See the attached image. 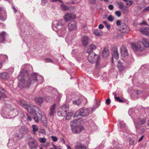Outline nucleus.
I'll return each mask as SVG.
<instances>
[{
	"mask_svg": "<svg viewBox=\"0 0 149 149\" xmlns=\"http://www.w3.org/2000/svg\"><path fill=\"white\" fill-rule=\"evenodd\" d=\"M29 74V72L25 70H21L17 78L19 81L18 83V87L21 89L24 88H28L32 83L36 82L38 80L41 83L44 80L42 76L39 75L38 73L35 72L32 74L29 79L27 80L26 78Z\"/></svg>",
	"mask_w": 149,
	"mask_h": 149,
	"instance_id": "1",
	"label": "nucleus"
},
{
	"mask_svg": "<svg viewBox=\"0 0 149 149\" xmlns=\"http://www.w3.org/2000/svg\"><path fill=\"white\" fill-rule=\"evenodd\" d=\"M96 46L94 44H91L88 48L86 52L89 54L88 59L91 63H93L96 62V65L97 67L99 63V57L93 52V51L96 48Z\"/></svg>",
	"mask_w": 149,
	"mask_h": 149,
	"instance_id": "2",
	"label": "nucleus"
},
{
	"mask_svg": "<svg viewBox=\"0 0 149 149\" xmlns=\"http://www.w3.org/2000/svg\"><path fill=\"white\" fill-rule=\"evenodd\" d=\"M63 20L54 21L52 22V28L54 31H58V35L61 37H64L65 33V31L64 28L61 29L62 26L65 25Z\"/></svg>",
	"mask_w": 149,
	"mask_h": 149,
	"instance_id": "3",
	"label": "nucleus"
},
{
	"mask_svg": "<svg viewBox=\"0 0 149 149\" xmlns=\"http://www.w3.org/2000/svg\"><path fill=\"white\" fill-rule=\"evenodd\" d=\"M19 104L21 106L23 107L24 109L27 110L31 113H35L36 112L39 115L42 116V112L40 109L37 106H30L20 101L19 102Z\"/></svg>",
	"mask_w": 149,
	"mask_h": 149,
	"instance_id": "4",
	"label": "nucleus"
},
{
	"mask_svg": "<svg viewBox=\"0 0 149 149\" xmlns=\"http://www.w3.org/2000/svg\"><path fill=\"white\" fill-rule=\"evenodd\" d=\"M136 118H133V120L136 130H139L141 127L142 125L144 124L146 122V118L142 115H136Z\"/></svg>",
	"mask_w": 149,
	"mask_h": 149,
	"instance_id": "5",
	"label": "nucleus"
},
{
	"mask_svg": "<svg viewBox=\"0 0 149 149\" xmlns=\"http://www.w3.org/2000/svg\"><path fill=\"white\" fill-rule=\"evenodd\" d=\"M13 108H12L11 106L9 104L7 105L6 107H4L1 112V116L4 118H11L13 116Z\"/></svg>",
	"mask_w": 149,
	"mask_h": 149,
	"instance_id": "6",
	"label": "nucleus"
},
{
	"mask_svg": "<svg viewBox=\"0 0 149 149\" xmlns=\"http://www.w3.org/2000/svg\"><path fill=\"white\" fill-rule=\"evenodd\" d=\"M81 118H79L77 119V120L75 119L73 121L70 122V126L73 133H79L84 130V128L82 126L76 125L74 123H79L80 122L79 121H81Z\"/></svg>",
	"mask_w": 149,
	"mask_h": 149,
	"instance_id": "7",
	"label": "nucleus"
},
{
	"mask_svg": "<svg viewBox=\"0 0 149 149\" xmlns=\"http://www.w3.org/2000/svg\"><path fill=\"white\" fill-rule=\"evenodd\" d=\"M69 109V106L68 104H65L62 106L58 109L57 112L58 116L62 117L66 116Z\"/></svg>",
	"mask_w": 149,
	"mask_h": 149,
	"instance_id": "8",
	"label": "nucleus"
},
{
	"mask_svg": "<svg viewBox=\"0 0 149 149\" xmlns=\"http://www.w3.org/2000/svg\"><path fill=\"white\" fill-rule=\"evenodd\" d=\"M90 113V111L88 109L82 107L80 108L77 111L74 116V117H77L79 116H85L88 115Z\"/></svg>",
	"mask_w": 149,
	"mask_h": 149,
	"instance_id": "9",
	"label": "nucleus"
},
{
	"mask_svg": "<svg viewBox=\"0 0 149 149\" xmlns=\"http://www.w3.org/2000/svg\"><path fill=\"white\" fill-rule=\"evenodd\" d=\"M141 43V42H138L137 44L134 43L132 44L131 47L134 52L137 53L142 52L144 50V48L140 45Z\"/></svg>",
	"mask_w": 149,
	"mask_h": 149,
	"instance_id": "10",
	"label": "nucleus"
},
{
	"mask_svg": "<svg viewBox=\"0 0 149 149\" xmlns=\"http://www.w3.org/2000/svg\"><path fill=\"white\" fill-rule=\"evenodd\" d=\"M118 125L119 128L118 130L120 132H127L128 130L127 128L123 121L118 120Z\"/></svg>",
	"mask_w": 149,
	"mask_h": 149,
	"instance_id": "11",
	"label": "nucleus"
},
{
	"mask_svg": "<svg viewBox=\"0 0 149 149\" xmlns=\"http://www.w3.org/2000/svg\"><path fill=\"white\" fill-rule=\"evenodd\" d=\"M13 117H15L17 115H18L20 118H24V115L23 112L19 108L17 109H15L13 108Z\"/></svg>",
	"mask_w": 149,
	"mask_h": 149,
	"instance_id": "12",
	"label": "nucleus"
},
{
	"mask_svg": "<svg viewBox=\"0 0 149 149\" xmlns=\"http://www.w3.org/2000/svg\"><path fill=\"white\" fill-rule=\"evenodd\" d=\"M19 132L15 134L14 136V140H19L21 139L23 137L24 134L23 132V130L22 129L19 130Z\"/></svg>",
	"mask_w": 149,
	"mask_h": 149,
	"instance_id": "13",
	"label": "nucleus"
},
{
	"mask_svg": "<svg viewBox=\"0 0 149 149\" xmlns=\"http://www.w3.org/2000/svg\"><path fill=\"white\" fill-rule=\"evenodd\" d=\"M116 67L118 68V71L120 72L123 71L126 68L124 63L120 61H117Z\"/></svg>",
	"mask_w": 149,
	"mask_h": 149,
	"instance_id": "14",
	"label": "nucleus"
},
{
	"mask_svg": "<svg viewBox=\"0 0 149 149\" xmlns=\"http://www.w3.org/2000/svg\"><path fill=\"white\" fill-rule=\"evenodd\" d=\"M119 30L120 32L122 33H127L130 31L129 27L124 23L122 24V26H120Z\"/></svg>",
	"mask_w": 149,
	"mask_h": 149,
	"instance_id": "15",
	"label": "nucleus"
},
{
	"mask_svg": "<svg viewBox=\"0 0 149 149\" xmlns=\"http://www.w3.org/2000/svg\"><path fill=\"white\" fill-rule=\"evenodd\" d=\"M7 17L6 13V11L3 8L0 7V19L4 21Z\"/></svg>",
	"mask_w": 149,
	"mask_h": 149,
	"instance_id": "16",
	"label": "nucleus"
},
{
	"mask_svg": "<svg viewBox=\"0 0 149 149\" xmlns=\"http://www.w3.org/2000/svg\"><path fill=\"white\" fill-rule=\"evenodd\" d=\"M68 26L69 31L76 30L77 28V23L74 21L71 22L68 24Z\"/></svg>",
	"mask_w": 149,
	"mask_h": 149,
	"instance_id": "17",
	"label": "nucleus"
},
{
	"mask_svg": "<svg viewBox=\"0 0 149 149\" xmlns=\"http://www.w3.org/2000/svg\"><path fill=\"white\" fill-rule=\"evenodd\" d=\"M75 18V16L71 13L66 14L64 17V18L66 22H68L72 19Z\"/></svg>",
	"mask_w": 149,
	"mask_h": 149,
	"instance_id": "18",
	"label": "nucleus"
},
{
	"mask_svg": "<svg viewBox=\"0 0 149 149\" xmlns=\"http://www.w3.org/2000/svg\"><path fill=\"white\" fill-rule=\"evenodd\" d=\"M136 111H138V110L136 109L132 108L129 109L128 114L130 116H131L133 119L136 118Z\"/></svg>",
	"mask_w": 149,
	"mask_h": 149,
	"instance_id": "19",
	"label": "nucleus"
},
{
	"mask_svg": "<svg viewBox=\"0 0 149 149\" xmlns=\"http://www.w3.org/2000/svg\"><path fill=\"white\" fill-rule=\"evenodd\" d=\"M7 92L3 88L0 87V99L6 97Z\"/></svg>",
	"mask_w": 149,
	"mask_h": 149,
	"instance_id": "20",
	"label": "nucleus"
},
{
	"mask_svg": "<svg viewBox=\"0 0 149 149\" xmlns=\"http://www.w3.org/2000/svg\"><path fill=\"white\" fill-rule=\"evenodd\" d=\"M28 144L31 149H36L37 147L38 143L35 140H33L32 141L29 142Z\"/></svg>",
	"mask_w": 149,
	"mask_h": 149,
	"instance_id": "21",
	"label": "nucleus"
},
{
	"mask_svg": "<svg viewBox=\"0 0 149 149\" xmlns=\"http://www.w3.org/2000/svg\"><path fill=\"white\" fill-rule=\"evenodd\" d=\"M56 104H54L52 105L50 108L49 115L51 117L52 116H54V114L56 113Z\"/></svg>",
	"mask_w": 149,
	"mask_h": 149,
	"instance_id": "22",
	"label": "nucleus"
},
{
	"mask_svg": "<svg viewBox=\"0 0 149 149\" xmlns=\"http://www.w3.org/2000/svg\"><path fill=\"white\" fill-rule=\"evenodd\" d=\"M120 52L121 55L124 56H127L128 55L127 51L124 46H122L120 48Z\"/></svg>",
	"mask_w": 149,
	"mask_h": 149,
	"instance_id": "23",
	"label": "nucleus"
},
{
	"mask_svg": "<svg viewBox=\"0 0 149 149\" xmlns=\"http://www.w3.org/2000/svg\"><path fill=\"white\" fill-rule=\"evenodd\" d=\"M140 31L141 33L147 36H149V28L146 27L140 28Z\"/></svg>",
	"mask_w": 149,
	"mask_h": 149,
	"instance_id": "24",
	"label": "nucleus"
},
{
	"mask_svg": "<svg viewBox=\"0 0 149 149\" xmlns=\"http://www.w3.org/2000/svg\"><path fill=\"white\" fill-rule=\"evenodd\" d=\"M112 58H114L116 59H118L119 58L118 52L116 48L113 49L112 53Z\"/></svg>",
	"mask_w": 149,
	"mask_h": 149,
	"instance_id": "25",
	"label": "nucleus"
},
{
	"mask_svg": "<svg viewBox=\"0 0 149 149\" xmlns=\"http://www.w3.org/2000/svg\"><path fill=\"white\" fill-rule=\"evenodd\" d=\"M88 37L86 36L82 37L81 39V42L82 45L86 46L88 44Z\"/></svg>",
	"mask_w": 149,
	"mask_h": 149,
	"instance_id": "26",
	"label": "nucleus"
},
{
	"mask_svg": "<svg viewBox=\"0 0 149 149\" xmlns=\"http://www.w3.org/2000/svg\"><path fill=\"white\" fill-rule=\"evenodd\" d=\"M87 147L86 146L83 144H77L75 146V149H86Z\"/></svg>",
	"mask_w": 149,
	"mask_h": 149,
	"instance_id": "27",
	"label": "nucleus"
},
{
	"mask_svg": "<svg viewBox=\"0 0 149 149\" xmlns=\"http://www.w3.org/2000/svg\"><path fill=\"white\" fill-rule=\"evenodd\" d=\"M109 54V51L108 49L105 47L103 51L102 56L104 58H106L108 57Z\"/></svg>",
	"mask_w": 149,
	"mask_h": 149,
	"instance_id": "28",
	"label": "nucleus"
},
{
	"mask_svg": "<svg viewBox=\"0 0 149 149\" xmlns=\"http://www.w3.org/2000/svg\"><path fill=\"white\" fill-rule=\"evenodd\" d=\"M36 103L38 104H40L43 102V99L41 97H36L35 99Z\"/></svg>",
	"mask_w": 149,
	"mask_h": 149,
	"instance_id": "29",
	"label": "nucleus"
},
{
	"mask_svg": "<svg viewBox=\"0 0 149 149\" xmlns=\"http://www.w3.org/2000/svg\"><path fill=\"white\" fill-rule=\"evenodd\" d=\"M46 90H47L49 92H50L51 94L56 92V89H54L52 87L49 86H47L46 87Z\"/></svg>",
	"mask_w": 149,
	"mask_h": 149,
	"instance_id": "30",
	"label": "nucleus"
},
{
	"mask_svg": "<svg viewBox=\"0 0 149 149\" xmlns=\"http://www.w3.org/2000/svg\"><path fill=\"white\" fill-rule=\"evenodd\" d=\"M8 74L6 72H3L0 73V78H1L2 79H7L8 78Z\"/></svg>",
	"mask_w": 149,
	"mask_h": 149,
	"instance_id": "31",
	"label": "nucleus"
},
{
	"mask_svg": "<svg viewBox=\"0 0 149 149\" xmlns=\"http://www.w3.org/2000/svg\"><path fill=\"white\" fill-rule=\"evenodd\" d=\"M6 35L5 32H3L0 33V40H1V42H4L5 41V36Z\"/></svg>",
	"mask_w": 149,
	"mask_h": 149,
	"instance_id": "32",
	"label": "nucleus"
},
{
	"mask_svg": "<svg viewBox=\"0 0 149 149\" xmlns=\"http://www.w3.org/2000/svg\"><path fill=\"white\" fill-rule=\"evenodd\" d=\"M142 43L145 47H149V42L146 38H144L143 39Z\"/></svg>",
	"mask_w": 149,
	"mask_h": 149,
	"instance_id": "33",
	"label": "nucleus"
},
{
	"mask_svg": "<svg viewBox=\"0 0 149 149\" xmlns=\"http://www.w3.org/2000/svg\"><path fill=\"white\" fill-rule=\"evenodd\" d=\"M90 127L92 131H95L97 129V126L93 122H92L91 123L90 125Z\"/></svg>",
	"mask_w": 149,
	"mask_h": 149,
	"instance_id": "34",
	"label": "nucleus"
},
{
	"mask_svg": "<svg viewBox=\"0 0 149 149\" xmlns=\"http://www.w3.org/2000/svg\"><path fill=\"white\" fill-rule=\"evenodd\" d=\"M82 100L81 98H79L78 99L75 100L73 101V103L74 104L77 105H79L81 104L82 102Z\"/></svg>",
	"mask_w": 149,
	"mask_h": 149,
	"instance_id": "35",
	"label": "nucleus"
},
{
	"mask_svg": "<svg viewBox=\"0 0 149 149\" xmlns=\"http://www.w3.org/2000/svg\"><path fill=\"white\" fill-rule=\"evenodd\" d=\"M100 104V101H98L96 102V104L91 109V111H94L96 108H98L99 107Z\"/></svg>",
	"mask_w": 149,
	"mask_h": 149,
	"instance_id": "36",
	"label": "nucleus"
},
{
	"mask_svg": "<svg viewBox=\"0 0 149 149\" xmlns=\"http://www.w3.org/2000/svg\"><path fill=\"white\" fill-rule=\"evenodd\" d=\"M20 32V34L21 36L22 37H24L27 38V33L26 32L24 31H22L21 28L19 29Z\"/></svg>",
	"mask_w": 149,
	"mask_h": 149,
	"instance_id": "37",
	"label": "nucleus"
},
{
	"mask_svg": "<svg viewBox=\"0 0 149 149\" xmlns=\"http://www.w3.org/2000/svg\"><path fill=\"white\" fill-rule=\"evenodd\" d=\"M113 95L114 96L115 100L116 101L118 102H123V100L120 98L119 97L116 96V94L115 93H113Z\"/></svg>",
	"mask_w": 149,
	"mask_h": 149,
	"instance_id": "38",
	"label": "nucleus"
},
{
	"mask_svg": "<svg viewBox=\"0 0 149 149\" xmlns=\"http://www.w3.org/2000/svg\"><path fill=\"white\" fill-rule=\"evenodd\" d=\"M102 32L99 29H95L94 30V33L97 36H100L101 35Z\"/></svg>",
	"mask_w": 149,
	"mask_h": 149,
	"instance_id": "39",
	"label": "nucleus"
},
{
	"mask_svg": "<svg viewBox=\"0 0 149 149\" xmlns=\"http://www.w3.org/2000/svg\"><path fill=\"white\" fill-rule=\"evenodd\" d=\"M0 58L1 59L2 61H5L8 59V57L7 55L3 54L0 55Z\"/></svg>",
	"mask_w": 149,
	"mask_h": 149,
	"instance_id": "40",
	"label": "nucleus"
},
{
	"mask_svg": "<svg viewBox=\"0 0 149 149\" xmlns=\"http://www.w3.org/2000/svg\"><path fill=\"white\" fill-rule=\"evenodd\" d=\"M33 128V133L35 134L36 132L38 131V127L36 125H33L32 126Z\"/></svg>",
	"mask_w": 149,
	"mask_h": 149,
	"instance_id": "41",
	"label": "nucleus"
},
{
	"mask_svg": "<svg viewBox=\"0 0 149 149\" xmlns=\"http://www.w3.org/2000/svg\"><path fill=\"white\" fill-rule=\"evenodd\" d=\"M60 7L61 9L63 10H66L69 9V8L66 6L62 4L61 5Z\"/></svg>",
	"mask_w": 149,
	"mask_h": 149,
	"instance_id": "42",
	"label": "nucleus"
},
{
	"mask_svg": "<svg viewBox=\"0 0 149 149\" xmlns=\"http://www.w3.org/2000/svg\"><path fill=\"white\" fill-rule=\"evenodd\" d=\"M41 116V122L44 124H46L47 123V120L45 117L44 116H43L42 114V116L40 115Z\"/></svg>",
	"mask_w": 149,
	"mask_h": 149,
	"instance_id": "43",
	"label": "nucleus"
},
{
	"mask_svg": "<svg viewBox=\"0 0 149 149\" xmlns=\"http://www.w3.org/2000/svg\"><path fill=\"white\" fill-rule=\"evenodd\" d=\"M103 23L104 24L105 26L107 28L108 30H109L111 29V26L108 24L107 21H104L103 22Z\"/></svg>",
	"mask_w": 149,
	"mask_h": 149,
	"instance_id": "44",
	"label": "nucleus"
},
{
	"mask_svg": "<svg viewBox=\"0 0 149 149\" xmlns=\"http://www.w3.org/2000/svg\"><path fill=\"white\" fill-rule=\"evenodd\" d=\"M73 113L72 112H70L68 113L66 117V119L69 120L70 119V118L72 116Z\"/></svg>",
	"mask_w": 149,
	"mask_h": 149,
	"instance_id": "45",
	"label": "nucleus"
},
{
	"mask_svg": "<svg viewBox=\"0 0 149 149\" xmlns=\"http://www.w3.org/2000/svg\"><path fill=\"white\" fill-rule=\"evenodd\" d=\"M78 52V50L77 49H75L73 50L72 52V56L74 57H76Z\"/></svg>",
	"mask_w": 149,
	"mask_h": 149,
	"instance_id": "46",
	"label": "nucleus"
},
{
	"mask_svg": "<svg viewBox=\"0 0 149 149\" xmlns=\"http://www.w3.org/2000/svg\"><path fill=\"white\" fill-rule=\"evenodd\" d=\"M116 3L120 9H122L124 6V5L122 2H117Z\"/></svg>",
	"mask_w": 149,
	"mask_h": 149,
	"instance_id": "47",
	"label": "nucleus"
},
{
	"mask_svg": "<svg viewBox=\"0 0 149 149\" xmlns=\"http://www.w3.org/2000/svg\"><path fill=\"white\" fill-rule=\"evenodd\" d=\"M39 141L41 143H45L46 142V139L45 137L40 138L39 139Z\"/></svg>",
	"mask_w": 149,
	"mask_h": 149,
	"instance_id": "48",
	"label": "nucleus"
},
{
	"mask_svg": "<svg viewBox=\"0 0 149 149\" xmlns=\"http://www.w3.org/2000/svg\"><path fill=\"white\" fill-rule=\"evenodd\" d=\"M33 119L35 121L36 123H38L39 122V120L38 119V116L37 115V114H36L34 116Z\"/></svg>",
	"mask_w": 149,
	"mask_h": 149,
	"instance_id": "49",
	"label": "nucleus"
},
{
	"mask_svg": "<svg viewBox=\"0 0 149 149\" xmlns=\"http://www.w3.org/2000/svg\"><path fill=\"white\" fill-rule=\"evenodd\" d=\"M107 20L110 22H112L113 20V17L111 15H110L107 17Z\"/></svg>",
	"mask_w": 149,
	"mask_h": 149,
	"instance_id": "50",
	"label": "nucleus"
},
{
	"mask_svg": "<svg viewBox=\"0 0 149 149\" xmlns=\"http://www.w3.org/2000/svg\"><path fill=\"white\" fill-rule=\"evenodd\" d=\"M70 12L71 13H74L75 11V9L74 7L73 6H71L68 9Z\"/></svg>",
	"mask_w": 149,
	"mask_h": 149,
	"instance_id": "51",
	"label": "nucleus"
},
{
	"mask_svg": "<svg viewBox=\"0 0 149 149\" xmlns=\"http://www.w3.org/2000/svg\"><path fill=\"white\" fill-rule=\"evenodd\" d=\"M132 1H127V2H126V5L127 6V7H129L132 4Z\"/></svg>",
	"mask_w": 149,
	"mask_h": 149,
	"instance_id": "52",
	"label": "nucleus"
},
{
	"mask_svg": "<svg viewBox=\"0 0 149 149\" xmlns=\"http://www.w3.org/2000/svg\"><path fill=\"white\" fill-rule=\"evenodd\" d=\"M29 66V67L30 68H31V69H32V67L30 65H28L27 64H24V65H23L22 66V68L23 69V68H25V67H28Z\"/></svg>",
	"mask_w": 149,
	"mask_h": 149,
	"instance_id": "53",
	"label": "nucleus"
},
{
	"mask_svg": "<svg viewBox=\"0 0 149 149\" xmlns=\"http://www.w3.org/2000/svg\"><path fill=\"white\" fill-rule=\"evenodd\" d=\"M115 15L118 17H120L121 15V12L119 11H116L115 12Z\"/></svg>",
	"mask_w": 149,
	"mask_h": 149,
	"instance_id": "54",
	"label": "nucleus"
},
{
	"mask_svg": "<svg viewBox=\"0 0 149 149\" xmlns=\"http://www.w3.org/2000/svg\"><path fill=\"white\" fill-rule=\"evenodd\" d=\"M123 23H121V21L120 20H118L116 22V25L118 26H121Z\"/></svg>",
	"mask_w": 149,
	"mask_h": 149,
	"instance_id": "55",
	"label": "nucleus"
},
{
	"mask_svg": "<svg viewBox=\"0 0 149 149\" xmlns=\"http://www.w3.org/2000/svg\"><path fill=\"white\" fill-rule=\"evenodd\" d=\"M51 138L54 142H56L58 140V138L56 136H51Z\"/></svg>",
	"mask_w": 149,
	"mask_h": 149,
	"instance_id": "56",
	"label": "nucleus"
},
{
	"mask_svg": "<svg viewBox=\"0 0 149 149\" xmlns=\"http://www.w3.org/2000/svg\"><path fill=\"white\" fill-rule=\"evenodd\" d=\"M48 2V0H42L41 4L43 6L45 5Z\"/></svg>",
	"mask_w": 149,
	"mask_h": 149,
	"instance_id": "57",
	"label": "nucleus"
},
{
	"mask_svg": "<svg viewBox=\"0 0 149 149\" xmlns=\"http://www.w3.org/2000/svg\"><path fill=\"white\" fill-rule=\"evenodd\" d=\"M134 142V141L131 139H130L129 140V144L130 145H133Z\"/></svg>",
	"mask_w": 149,
	"mask_h": 149,
	"instance_id": "58",
	"label": "nucleus"
},
{
	"mask_svg": "<svg viewBox=\"0 0 149 149\" xmlns=\"http://www.w3.org/2000/svg\"><path fill=\"white\" fill-rule=\"evenodd\" d=\"M109 9L110 10H112L114 9V6L112 5H109L108 6Z\"/></svg>",
	"mask_w": 149,
	"mask_h": 149,
	"instance_id": "59",
	"label": "nucleus"
},
{
	"mask_svg": "<svg viewBox=\"0 0 149 149\" xmlns=\"http://www.w3.org/2000/svg\"><path fill=\"white\" fill-rule=\"evenodd\" d=\"M45 61L47 63H53V61L49 58H47L45 59Z\"/></svg>",
	"mask_w": 149,
	"mask_h": 149,
	"instance_id": "60",
	"label": "nucleus"
},
{
	"mask_svg": "<svg viewBox=\"0 0 149 149\" xmlns=\"http://www.w3.org/2000/svg\"><path fill=\"white\" fill-rule=\"evenodd\" d=\"M53 97H52V96H46V97L45 98V100L46 101H48L49 100L51 99L52 98H53Z\"/></svg>",
	"mask_w": 149,
	"mask_h": 149,
	"instance_id": "61",
	"label": "nucleus"
},
{
	"mask_svg": "<svg viewBox=\"0 0 149 149\" xmlns=\"http://www.w3.org/2000/svg\"><path fill=\"white\" fill-rule=\"evenodd\" d=\"M149 11V6L147 7L146 8H145L143 10V12H146L148 11Z\"/></svg>",
	"mask_w": 149,
	"mask_h": 149,
	"instance_id": "62",
	"label": "nucleus"
},
{
	"mask_svg": "<svg viewBox=\"0 0 149 149\" xmlns=\"http://www.w3.org/2000/svg\"><path fill=\"white\" fill-rule=\"evenodd\" d=\"M111 102L110 100L109 99H107L106 101V103L107 105H109Z\"/></svg>",
	"mask_w": 149,
	"mask_h": 149,
	"instance_id": "63",
	"label": "nucleus"
},
{
	"mask_svg": "<svg viewBox=\"0 0 149 149\" xmlns=\"http://www.w3.org/2000/svg\"><path fill=\"white\" fill-rule=\"evenodd\" d=\"M26 116H27V120L29 121H31L32 120V118H31L30 116L28 114H26Z\"/></svg>",
	"mask_w": 149,
	"mask_h": 149,
	"instance_id": "64",
	"label": "nucleus"
}]
</instances>
